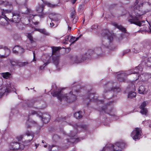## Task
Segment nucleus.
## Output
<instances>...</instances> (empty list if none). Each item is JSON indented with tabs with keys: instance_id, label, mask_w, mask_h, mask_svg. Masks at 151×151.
I'll use <instances>...</instances> for the list:
<instances>
[{
	"instance_id": "f257e3e1",
	"label": "nucleus",
	"mask_w": 151,
	"mask_h": 151,
	"mask_svg": "<svg viewBox=\"0 0 151 151\" xmlns=\"http://www.w3.org/2000/svg\"><path fill=\"white\" fill-rule=\"evenodd\" d=\"M139 3V1L138 0H136L134 7L135 15H131L130 16V18L128 20V21L131 24H133L140 27L142 24L140 21V20L142 19L141 16L145 13L142 12L140 9L141 7L142 6L143 3H139Z\"/></svg>"
},
{
	"instance_id": "338daca9",
	"label": "nucleus",
	"mask_w": 151,
	"mask_h": 151,
	"mask_svg": "<svg viewBox=\"0 0 151 151\" xmlns=\"http://www.w3.org/2000/svg\"><path fill=\"white\" fill-rule=\"evenodd\" d=\"M39 29L35 28V31H37L39 32Z\"/></svg>"
},
{
	"instance_id": "4d7b16f0",
	"label": "nucleus",
	"mask_w": 151,
	"mask_h": 151,
	"mask_svg": "<svg viewBox=\"0 0 151 151\" xmlns=\"http://www.w3.org/2000/svg\"><path fill=\"white\" fill-rule=\"evenodd\" d=\"M7 56H6V55L5 54V55H0V58H6Z\"/></svg>"
},
{
	"instance_id": "9d476101",
	"label": "nucleus",
	"mask_w": 151,
	"mask_h": 151,
	"mask_svg": "<svg viewBox=\"0 0 151 151\" xmlns=\"http://www.w3.org/2000/svg\"><path fill=\"white\" fill-rule=\"evenodd\" d=\"M70 19L73 21V23L75 24L77 22L78 17L76 14V10L73 8L70 14Z\"/></svg>"
},
{
	"instance_id": "dca6fc26",
	"label": "nucleus",
	"mask_w": 151,
	"mask_h": 151,
	"mask_svg": "<svg viewBox=\"0 0 151 151\" xmlns=\"http://www.w3.org/2000/svg\"><path fill=\"white\" fill-rule=\"evenodd\" d=\"M24 49L23 48L19 46H15L13 49V51L14 53H17L18 52L23 53L24 52Z\"/></svg>"
},
{
	"instance_id": "bb28decb",
	"label": "nucleus",
	"mask_w": 151,
	"mask_h": 151,
	"mask_svg": "<svg viewBox=\"0 0 151 151\" xmlns=\"http://www.w3.org/2000/svg\"><path fill=\"white\" fill-rule=\"evenodd\" d=\"M43 1L44 3L45 4L47 5L48 6L50 7H55V6H57L56 5L52 4L48 2H47V1Z\"/></svg>"
},
{
	"instance_id": "bf43d9fd",
	"label": "nucleus",
	"mask_w": 151,
	"mask_h": 151,
	"mask_svg": "<svg viewBox=\"0 0 151 151\" xmlns=\"http://www.w3.org/2000/svg\"><path fill=\"white\" fill-rule=\"evenodd\" d=\"M148 123L149 124L150 127H151V120H150L148 121Z\"/></svg>"
},
{
	"instance_id": "6ab92c4d",
	"label": "nucleus",
	"mask_w": 151,
	"mask_h": 151,
	"mask_svg": "<svg viewBox=\"0 0 151 151\" xmlns=\"http://www.w3.org/2000/svg\"><path fill=\"white\" fill-rule=\"evenodd\" d=\"M138 92L140 94H146L147 92L146 89L143 86H141L139 88Z\"/></svg>"
},
{
	"instance_id": "0e129e2a",
	"label": "nucleus",
	"mask_w": 151,
	"mask_h": 151,
	"mask_svg": "<svg viewBox=\"0 0 151 151\" xmlns=\"http://www.w3.org/2000/svg\"><path fill=\"white\" fill-rule=\"evenodd\" d=\"M39 23V22H35L34 23V24L35 25H36L38 24Z\"/></svg>"
},
{
	"instance_id": "7c9ffc66",
	"label": "nucleus",
	"mask_w": 151,
	"mask_h": 151,
	"mask_svg": "<svg viewBox=\"0 0 151 151\" xmlns=\"http://www.w3.org/2000/svg\"><path fill=\"white\" fill-rule=\"evenodd\" d=\"M4 49L5 50V55H6V56H8L10 53V50L8 48L6 47H4Z\"/></svg>"
},
{
	"instance_id": "393cba45",
	"label": "nucleus",
	"mask_w": 151,
	"mask_h": 151,
	"mask_svg": "<svg viewBox=\"0 0 151 151\" xmlns=\"http://www.w3.org/2000/svg\"><path fill=\"white\" fill-rule=\"evenodd\" d=\"M136 95V93L134 91H131L129 92L128 95V97L130 98H133L135 97Z\"/></svg>"
},
{
	"instance_id": "052dcab7",
	"label": "nucleus",
	"mask_w": 151,
	"mask_h": 151,
	"mask_svg": "<svg viewBox=\"0 0 151 151\" xmlns=\"http://www.w3.org/2000/svg\"><path fill=\"white\" fill-rule=\"evenodd\" d=\"M79 38V37H77V38H76V39L73 42H72L71 43V44H73V43H74V42H75V41H77V40H78V39Z\"/></svg>"
},
{
	"instance_id": "3c124183",
	"label": "nucleus",
	"mask_w": 151,
	"mask_h": 151,
	"mask_svg": "<svg viewBox=\"0 0 151 151\" xmlns=\"http://www.w3.org/2000/svg\"><path fill=\"white\" fill-rule=\"evenodd\" d=\"M98 28V26L97 25H94L91 27V29H96Z\"/></svg>"
},
{
	"instance_id": "72a5a7b5",
	"label": "nucleus",
	"mask_w": 151,
	"mask_h": 151,
	"mask_svg": "<svg viewBox=\"0 0 151 151\" xmlns=\"http://www.w3.org/2000/svg\"><path fill=\"white\" fill-rule=\"evenodd\" d=\"M140 113L142 114L146 115L147 112V110L146 108L141 109Z\"/></svg>"
},
{
	"instance_id": "49530a36",
	"label": "nucleus",
	"mask_w": 151,
	"mask_h": 151,
	"mask_svg": "<svg viewBox=\"0 0 151 151\" xmlns=\"http://www.w3.org/2000/svg\"><path fill=\"white\" fill-rule=\"evenodd\" d=\"M70 39L69 40V41L70 42H73L75 40V37H73V36L70 37Z\"/></svg>"
},
{
	"instance_id": "79ce46f5",
	"label": "nucleus",
	"mask_w": 151,
	"mask_h": 151,
	"mask_svg": "<svg viewBox=\"0 0 151 151\" xmlns=\"http://www.w3.org/2000/svg\"><path fill=\"white\" fill-rule=\"evenodd\" d=\"M37 114V112L35 111H31L29 112V115H34V114Z\"/></svg>"
},
{
	"instance_id": "a19ab883",
	"label": "nucleus",
	"mask_w": 151,
	"mask_h": 151,
	"mask_svg": "<svg viewBox=\"0 0 151 151\" xmlns=\"http://www.w3.org/2000/svg\"><path fill=\"white\" fill-rule=\"evenodd\" d=\"M12 88L10 87H7L5 91V92H6L8 93L10 92L12 90Z\"/></svg>"
},
{
	"instance_id": "39448f33",
	"label": "nucleus",
	"mask_w": 151,
	"mask_h": 151,
	"mask_svg": "<svg viewBox=\"0 0 151 151\" xmlns=\"http://www.w3.org/2000/svg\"><path fill=\"white\" fill-rule=\"evenodd\" d=\"M101 36L106 37V38H104L102 41V44L106 47H108L110 42L113 40V37L112 34L107 29H104L101 33Z\"/></svg>"
},
{
	"instance_id": "b1692460",
	"label": "nucleus",
	"mask_w": 151,
	"mask_h": 151,
	"mask_svg": "<svg viewBox=\"0 0 151 151\" xmlns=\"http://www.w3.org/2000/svg\"><path fill=\"white\" fill-rule=\"evenodd\" d=\"M95 52L97 54L98 56L97 58H99L100 56H102V55H101L100 53H101V50L100 48H96L95 49Z\"/></svg>"
},
{
	"instance_id": "c756f323",
	"label": "nucleus",
	"mask_w": 151,
	"mask_h": 151,
	"mask_svg": "<svg viewBox=\"0 0 151 151\" xmlns=\"http://www.w3.org/2000/svg\"><path fill=\"white\" fill-rule=\"evenodd\" d=\"M146 65L148 66L151 67V57L147 59Z\"/></svg>"
},
{
	"instance_id": "69168bd1",
	"label": "nucleus",
	"mask_w": 151,
	"mask_h": 151,
	"mask_svg": "<svg viewBox=\"0 0 151 151\" xmlns=\"http://www.w3.org/2000/svg\"><path fill=\"white\" fill-rule=\"evenodd\" d=\"M39 144H35V146L36 147V148H37V147H38V146L39 145Z\"/></svg>"
},
{
	"instance_id": "5701e85b",
	"label": "nucleus",
	"mask_w": 151,
	"mask_h": 151,
	"mask_svg": "<svg viewBox=\"0 0 151 151\" xmlns=\"http://www.w3.org/2000/svg\"><path fill=\"white\" fill-rule=\"evenodd\" d=\"M1 74L4 78L6 79L9 78L11 75V74L8 72L2 73Z\"/></svg>"
},
{
	"instance_id": "603ef678",
	"label": "nucleus",
	"mask_w": 151,
	"mask_h": 151,
	"mask_svg": "<svg viewBox=\"0 0 151 151\" xmlns=\"http://www.w3.org/2000/svg\"><path fill=\"white\" fill-rule=\"evenodd\" d=\"M33 61H35L36 60L35 59V54L34 52L33 51Z\"/></svg>"
},
{
	"instance_id": "6e6d98bb",
	"label": "nucleus",
	"mask_w": 151,
	"mask_h": 151,
	"mask_svg": "<svg viewBox=\"0 0 151 151\" xmlns=\"http://www.w3.org/2000/svg\"><path fill=\"white\" fill-rule=\"evenodd\" d=\"M4 1L0 0V5H4Z\"/></svg>"
},
{
	"instance_id": "774afa93",
	"label": "nucleus",
	"mask_w": 151,
	"mask_h": 151,
	"mask_svg": "<svg viewBox=\"0 0 151 151\" xmlns=\"http://www.w3.org/2000/svg\"><path fill=\"white\" fill-rule=\"evenodd\" d=\"M93 52V50H89V51H88V52L89 53H90L91 52Z\"/></svg>"
},
{
	"instance_id": "a211bd4d",
	"label": "nucleus",
	"mask_w": 151,
	"mask_h": 151,
	"mask_svg": "<svg viewBox=\"0 0 151 151\" xmlns=\"http://www.w3.org/2000/svg\"><path fill=\"white\" fill-rule=\"evenodd\" d=\"M50 116L48 114H44L43 115L42 121L45 123H47L50 120Z\"/></svg>"
},
{
	"instance_id": "9b49d317",
	"label": "nucleus",
	"mask_w": 151,
	"mask_h": 151,
	"mask_svg": "<svg viewBox=\"0 0 151 151\" xmlns=\"http://www.w3.org/2000/svg\"><path fill=\"white\" fill-rule=\"evenodd\" d=\"M20 147L19 143L17 142H12L10 144L9 146L10 150H16L18 149Z\"/></svg>"
},
{
	"instance_id": "412c9836",
	"label": "nucleus",
	"mask_w": 151,
	"mask_h": 151,
	"mask_svg": "<svg viewBox=\"0 0 151 151\" xmlns=\"http://www.w3.org/2000/svg\"><path fill=\"white\" fill-rule=\"evenodd\" d=\"M81 58V57L75 56L72 58V60L73 61H74L75 63H78L82 62Z\"/></svg>"
},
{
	"instance_id": "cd10ccee",
	"label": "nucleus",
	"mask_w": 151,
	"mask_h": 151,
	"mask_svg": "<svg viewBox=\"0 0 151 151\" xmlns=\"http://www.w3.org/2000/svg\"><path fill=\"white\" fill-rule=\"evenodd\" d=\"M27 37L29 39L31 43H32L34 42L33 37L31 33H28Z\"/></svg>"
},
{
	"instance_id": "13d9d810",
	"label": "nucleus",
	"mask_w": 151,
	"mask_h": 151,
	"mask_svg": "<svg viewBox=\"0 0 151 151\" xmlns=\"http://www.w3.org/2000/svg\"><path fill=\"white\" fill-rule=\"evenodd\" d=\"M50 26L52 27L54 26V24L53 22H51L50 23Z\"/></svg>"
},
{
	"instance_id": "473e14b6",
	"label": "nucleus",
	"mask_w": 151,
	"mask_h": 151,
	"mask_svg": "<svg viewBox=\"0 0 151 151\" xmlns=\"http://www.w3.org/2000/svg\"><path fill=\"white\" fill-rule=\"evenodd\" d=\"M39 32L46 35H48L47 32L45 29H40Z\"/></svg>"
},
{
	"instance_id": "c85d7f7f",
	"label": "nucleus",
	"mask_w": 151,
	"mask_h": 151,
	"mask_svg": "<svg viewBox=\"0 0 151 151\" xmlns=\"http://www.w3.org/2000/svg\"><path fill=\"white\" fill-rule=\"evenodd\" d=\"M28 63L27 62H20L18 61L17 65L20 67H22L27 65Z\"/></svg>"
},
{
	"instance_id": "de8ad7c7",
	"label": "nucleus",
	"mask_w": 151,
	"mask_h": 151,
	"mask_svg": "<svg viewBox=\"0 0 151 151\" xmlns=\"http://www.w3.org/2000/svg\"><path fill=\"white\" fill-rule=\"evenodd\" d=\"M75 139L74 138H72L71 139L69 140V139H68V142H75Z\"/></svg>"
},
{
	"instance_id": "f03ea898",
	"label": "nucleus",
	"mask_w": 151,
	"mask_h": 151,
	"mask_svg": "<svg viewBox=\"0 0 151 151\" xmlns=\"http://www.w3.org/2000/svg\"><path fill=\"white\" fill-rule=\"evenodd\" d=\"M61 90H58L52 93L53 96H56L60 101H65L68 103H71L75 101L76 99V96L73 94L71 91L68 94L61 95Z\"/></svg>"
},
{
	"instance_id": "a18cd8bd",
	"label": "nucleus",
	"mask_w": 151,
	"mask_h": 151,
	"mask_svg": "<svg viewBox=\"0 0 151 151\" xmlns=\"http://www.w3.org/2000/svg\"><path fill=\"white\" fill-rule=\"evenodd\" d=\"M23 137V135H21L17 137V138L19 141H20L22 139Z\"/></svg>"
},
{
	"instance_id": "4c0bfd02",
	"label": "nucleus",
	"mask_w": 151,
	"mask_h": 151,
	"mask_svg": "<svg viewBox=\"0 0 151 151\" xmlns=\"http://www.w3.org/2000/svg\"><path fill=\"white\" fill-rule=\"evenodd\" d=\"M46 15V14L44 13L43 12H42L41 13H39L38 14V16L40 17V18H42L44 17Z\"/></svg>"
},
{
	"instance_id": "2eb2a0df",
	"label": "nucleus",
	"mask_w": 151,
	"mask_h": 151,
	"mask_svg": "<svg viewBox=\"0 0 151 151\" xmlns=\"http://www.w3.org/2000/svg\"><path fill=\"white\" fill-rule=\"evenodd\" d=\"M30 9L27 6H22L20 10V12L24 14H28L30 12Z\"/></svg>"
},
{
	"instance_id": "aec40b11",
	"label": "nucleus",
	"mask_w": 151,
	"mask_h": 151,
	"mask_svg": "<svg viewBox=\"0 0 151 151\" xmlns=\"http://www.w3.org/2000/svg\"><path fill=\"white\" fill-rule=\"evenodd\" d=\"M113 25L116 27L117 28L119 29L120 31L124 32H126V29L125 28H124L121 25H119L116 23L113 24Z\"/></svg>"
},
{
	"instance_id": "58836bf2",
	"label": "nucleus",
	"mask_w": 151,
	"mask_h": 151,
	"mask_svg": "<svg viewBox=\"0 0 151 151\" xmlns=\"http://www.w3.org/2000/svg\"><path fill=\"white\" fill-rule=\"evenodd\" d=\"M55 146V145H51V146L50 145H48L47 146V145H44V147H48V148L49 150L50 151H51V148L52 147H54Z\"/></svg>"
},
{
	"instance_id": "423d86ee",
	"label": "nucleus",
	"mask_w": 151,
	"mask_h": 151,
	"mask_svg": "<svg viewBox=\"0 0 151 151\" xmlns=\"http://www.w3.org/2000/svg\"><path fill=\"white\" fill-rule=\"evenodd\" d=\"M124 144L119 142H116L114 145L109 144L106 146L102 151H121L124 147Z\"/></svg>"
},
{
	"instance_id": "37998d69",
	"label": "nucleus",
	"mask_w": 151,
	"mask_h": 151,
	"mask_svg": "<svg viewBox=\"0 0 151 151\" xmlns=\"http://www.w3.org/2000/svg\"><path fill=\"white\" fill-rule=\"evenodd\" d=\"M19 145L20 147L18 149H19L21 150H23L24 148V145H23L20 143H19Z\"/></svg>"
},
{
	"instance_id": "ddd939ff",
	"label": "nucleus",
	"mask_w": 151,
	"mask_h": 151,
	"mask_svg": "<svg viewBox=\"0 0 151 151\" xmlns=\"http://www.w3.org/2000/svg\"><path fill=\"white\" fill-rule=\"evenodd\" d=\"M45 56H43V58H44V57ZM46 60H45L44 59H43V61L44 63V64L43 65L41 66L40 67V69L42 70L47 65L48 63H50V57L49 56H47L46 57Z\"/></svg>"
},
{
	"instance_id": "4468645a",
	"label": "nucleus",
	"mask_w": 151,
	"mask_h": 151,
	"mask_svg": "<svg viewBox=\"0 0 151 151\" xmlns=\"http://www.w3.org/2000/svg\"><path fill=\"white\" fill-rule=\"evenodd\" d=\"M52 55H58L59 50L61 49L60 47H52Z\"/></svg>"
},
{
	"instance_id": "e2e57ef3",
	"label": "nucleus",
	"mask_w": 151,
	"mask_h": 151,
	"mask_svg": "<svg viewBox=\"0 0 151 151\" xmlns=\"http://www.w3.org/2000/svg\"><path fill=\"white\" fill-rule=\"evenodd\" d=\"M5 46H3L1 45H0V49H4V47Z\"/></svg>"
},
{
	"instance_id": "c9c22d12",
	"label": "nucleus",
	"mask_w": 151,
	"mask_h": 151,
	"mask_svg": "<svg viewBox=\"0 0 151 151\" xmlns=\"http://www.w3.org/2000/svg\"><path fill=\"white\" fill-rule=\"evenodd\" d=\"M94 96L93 93H90L88 98L91 100L92 101L93 99L94 98Z\"/></svg>"
},
{
	"instance_id": "ea45409f",
	"label": "nucleus",
	"mask_w": 151,
	"mask_h": 151,
	"mask_svg": "<svg viewBox=\"0 0 151 151\" xmlns=\"http://www.w3.org/2000/svg\"><path fill=\"white\" fill-rule=\"evenodd\" d=\"M4 6H12V4L11 3H9V2L7 1H4Z\"/></svg>"
},
{
	"instance_id": "680f3d73",
	"label": "nucleus",
	"mask_w": 151,
	"mask_h": 151,
	"mask_svg": "<svg viewBox=\"0 0 151 151\" xmlns=\"http://www.w3.org/2000/svg\"><path fill=\"white\" fill-rule=\"evenodd\" d=\"M77 0H71V2L73 4H74Z\"/></svg>"
},
{
	"instance_id": "0eeeda50",
	"label": "nucleus",
	"mask_w": 151,
	"mask_h": 151,
	"mask_svg": "<svg viewBox=\"0 0 151 151\" xmlns=\"http://www.w3.org/2000/svg\"><path fill=\"white\" fill-rule=\"evenodd\" d=\"M116 84V82L111 81L105 84L104 86V92L105 93L113 90L114 91L119 92L121 90L119 87H114Z\"/></svg>"
},
{
	"instance_id": "4be33fe9",
	"label": "nucleus",
	"mask_w": 151,
	"mask_h": 151,
	"mask_svg": "<svg viewBox=\"0 0 151 151\" xmlns=\"http://www.w3.org/2000/svg\"><path fill=\"white\" fill-rule=\"evenodd\" d=\"M82 113V112L81 111L76 112L74 114V116L77 119H80L83 116L81 114Z\"/></svg>"
},
{
	"instance_id": "f8f14e48",
	"label": "nucleus",
	"mask_w": 151,
	"mask_h": 151,
	"mask_svg": "<svg viewBox=\"0 0 151 151\" xmlns=\"http://www.w3.org/2000/svg\"><path fill=\"white\" fill-rule=\"evenodd\" d=\"M111 103L109 102V104L107 103L106 106H104L103 108H102V109L99 110L100 111H104L105 112L109 114V113L111 111V110L110 109L111 106H110V104Z\"/></svg>"
},
{
	"instance_id": "1a4fd4ad",
	"label": "nucleus",
	"mask_w": 151,
	"mask_h": 151,
	"mask_svg": "<svg viewBox=\"0 0 151 151\" xmlns=\"http://www.w3.org/2000/svg\"><path fill=\"white\" fill-rule=\"evenodd\" d=\"M141 129L140 128H136L131 134V136L135 140L139 139L141 136Z\"/></svg>"
},
{
	"instance_id": "09e8293b",
	"label": "nucleus",
	"mask_w": 151,
	"mask_h": 151,
	"mask_svg": "<svg viewBox=\"0 0 151 151\" xmlns=\"http://www.w3.org/2000/svg\"><path fill=\"white\" fill-rule=\"evenodd\" d=\"M81 127L85 130L87 128V126L86 125H82Z\"/></svg>"
},
{
	"instance_id": "e433bc0d",
	"label": "nucleus",
	"mask_w": 151,
	"mask_h": 151,
	"mask_svg": "<svg viewBox=\"0 0 151 151\" xmlns=\"http://www.w3.org/2000/svg\"><path fill=\"white\" fill-rule=\"evenodd\" d=\"M146 106V104L145 101H144L140 106V108L141 109H144V107Z\"/></svg>"
},
{
	"instance_id": "8fccbe9b",
	"label": "nucleus",
	"mask_w": 151,
	"mask_h": 151,
	"mask_svg": "<svg viewBox=\"0 0 151 151\" xmlns=\"http://www.w3.org/2000/svg\"><path fill=\"white\" fill-rule=\"evenodd\" d=\"M130 51V49H128L126 50H125L123 52V55H124V54H126L127 53L129 52Z\"/></svg>"
},
{
	"instance_id": "20e7f679",
	"label": "nucleus",
	"mask_w": 151,
	"mask_h": 151,
	"mask_svg": "<svg viewBox=\"0 0 151 151\" xmlns=\"http://www.w3.org/2000/svg\"><path fill=\"white\" fill-rule=\"evenodd\" d=\"M140 65H139L138 67H136L135 69H131L130 70L126 71V73L121 72H118L117 73L116 75V78L119 81H124V77L126 76L131 74H132L137 73H139V71H141L142 69V68H139Z\"/></svg>"
},
{
	"instance_id": "7ed1b4c3",
	"label": "nucleus",
	"mask_w": 151,
	"mask_h": 151,
	"mask_svg": "<svg viewBox=\"0 0 151 151\" xmlns=\"http://www.w3.org/2000/svg\"><path fill=\"white\" fill-rule=\"evenodd\" d=\"M12 12L11 10H3L1 12L2 16L0 15V19H1L2 18H4L7 21L9 20V21H12L17 24L19 23L20 22V14L17 12L12 13V19H9L7 17L6 14H7L9 13H11Z\"/></svg>"
},
{
	"instance_id": "6e6552de",
	"label": "nucleus",
	"mask_w": 151,
	"mask_h": 151,
	"mask_svg": "<svg viewBox=\"0 0 151 151\" xmlns=\"http://www.w3.org/2000/svg\"><path fill=\"white\" fill-rule=\"evenodd\" d=\"M26 140L23 142V143L25 145H28L31 144V141L34 137V134L32 132H27L25 133V135L24 136Z\"/></svg>"
},
{
	"instance_id": "2f4dec72",
	"label": "nucleus",
	"mask_w": 151,
	"mask_h": 151,
	"mask_svg": "<svg viewBox=\"0 0 151 151\" xmlns=\"http://www.w3.org/2000/svg\"><path fill=\"white\" fill-rule=\"evenodd\" d=\"M144 75L146 79H148L151 78V74L146 73L144 74Z\"/></svg>"
},
{
	"instance_id": "864d4df0",
	"label": "nucleus",
	"mask_w": 151,
	"mask_h": 151,
	"mask_svg": "<svg viewBox=\"0 0 151 151\" xmlns=\"http://www.w3.org/2000/svg\"><path fill=\"white\" fill-rule=\"evenodd\" d=\"M53 137L54 139H56V138H57L60 139V137H59V136L57 135H54Z\"/></svg>"
},
{
	"instance_id": "f3484780",
	"label": "nucleus",
	"mask_w": 151,
	"mask_h": 151,
	"mask_svg": "<svg viewBox=\"0 0 151 151\" xmlns=\"http://www.w3.org/2000/svg\"><path fill=\"white\" fill-rule=\"evenodd\" d=\"M52 56L53 62L57 66L59 63V56L58 55Z\"/></svg>"
},
{
	"instance_id": "c03bdc74",
	"label": "nucleus",
	"mask_w": 151,
	"mask_h": 151,
	"mask_svg": "<svg viewBox=\"0 0 151 151\" xmlns=\"http://www.w3.org/2000/svg\"><path fill=\"white\" fill-rule=\"evenodd\" d=\"M86 55H83L82 56V58L81 57V60H82V62L86 59Z\"/></svg>"
},
{
	"instance_id": "a878e982",
	"label": "nucleus",
	"mask_w": 151,
	"mask_h": 151,
	"mask_svg": "<svg viewBox=\"0 0 151 151\" xmlns=\"http://www.w3.org/2000/svg\"><path fill=\"white\" fill-rule=\"evenodd\" d=\"M43 10V5H40L37 6L36 9V10L38 13H41L42 12Z\"/></svg>"
},
{
	"instance_id": "f704fd0d",
	"label": "nucleus",
	"mask_w": 151,
	"mask_h": 151,
	"mask_svg": "<svg viewBox=\"0 0 151 151\" xmlns=\"http://www.w3.org/2000/svg\"><path fill=\"white\" fill-rule=\"evenodd\" d=\"M18 61L16 60H12L11 61V63L13 66H15L17 65Z\"/></svg>"
},
{
	"instance_id": "5fc2aeb1",
	"label": "nucleus",
	"mask_w": 151,
	"mask_h": 151,
	"mask_svg": "<svg viewBox=\"0 0 151 151\" xmlns=\"http://www.w3.org/2000/svg\"><path fill=\"white\" fill-rule=\"evenodd\" d=\"M69 36H66L65 37V41H69Z\"/></svg>"
}]
</instances>
